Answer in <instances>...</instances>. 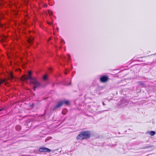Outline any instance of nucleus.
I'll return each mask as SVG.
<instances>
[{
    "label": "nucleus",
    "mask_w": 156,
    "mask_h": 156,
    "mask_svg": "<svg viewBox=\"0 0 156 156\" xmlns=\"http://www.w3.org/2000/svg\"><path fill=\"white\" fill-rule=\"evenodd\" d=\"M69 104V101H68L64 100L58 102L57 105L55 106L54 108V109L58 108L61 107L63 105L66 104L68 105Z\"/></svg>",
    "instance_id": "3"
},
{
    "label": "nucleus",
    "mask_w": 156,
    "mask_h": 156,
    "mask_svg": "<svg viewBox=\"0 0 156 156\" xmlns=\"http://www.w3.org/2000/svg\"><path fill=\"white\" fill-rule=\"evenodd\" d=\"M33 38L30 39L28 40V42L30 44H31L33 40Z\"/></svg>",
    "instance_id": "12"
},
{
    "label": "nucleus",
    "mask_w": 156,
    "mask_h": 156,
    "mask_svg": "<svg viewBox=\"0 0 156 156\" xmlns=\"http://www.w3.org/2000/svg\"><path fill=\"white\" fill-rule=\"evenodd\" d=\"M5 84L6 86H8V85H9V84H8V83H5Z\"/></svg>",
    "instance_id": "18"
},
{
    "label": "nucleus",
    "mask_w": 156,
    "mask_h": 156,
    "mask_svg": "<svg viewBox=\"0 0 156 156\" xmlns=\"http://www.w3.org/2000/svg\"><path fill=\"white\" fill-rule=\"evenodd\" d=\"M149 133L152 136H153L156 133L154 131H152L149 132Z\"/></svg>",
    "instance_id": "6"
},
{
    "label": "nucleus",
    "mask_w": 156,
    "mask_h": 156,
    "mask_svg": "<svg viewBox=\"0 0 156 156\" xmlns=\"http://www.w3.org/2000/svg\"><path fill=\"white\" fill-rule=\"evenodd\" d=\"M51 138L50 137H47L45 140V142H46L48 140L50 139H51Z\"/></svg>",
    "instance_id": "13"
},
{
    "label": "nucleus",
    "mask_w": 156,
    "mask_h": 156,
    "mask_svg": "<svg viewBox=\"0 0 156 156\" xmlns=\"http://www.w3.org/2000/svg\"><path fill=\"white\" fill-rule=\"evenodd\" d=\"M21 129V127L20 125H17L16 126V129L17 131H19Z\"/></svg>",
    "instance_id": "7"
},
{
    "label": "nucleus",
    "mask_w": 156,
    "mask_h": 156,
    "mask_svg": "<svg viewBox=\"0 0 156 156\" xmlns=\"http://www.w3.org/2000/svg\"><path fill=\"white\" fill-rule=\"evenodd\" d=\"M102 103L103 105H105V104L104 102H102Z\"/></svg>",
    "instance_id": "20"
},
{
    "label": "nucleus",
    "mask_w": 156,
    "mask_h": 156,
    "mask_svg": "<svg viewBox=\"0 0 156 156\" xmlns=\"http://www.w3.org/2000/svg\"><path fill=\"white\" fill-rule=\"evenodd\" d=\"M7 56H8V58H9V55L8 54H7Z\"/></svg>",
    "instance_id": "21"
},
{
    "label": "nucleus",
    "mask_w": 156,
    "mask_h": 156,
    "mask_svg": "<svg viewBox=\"0 0 156 156\" xmlns=\"http://www.w3.org/2000/svg\"><path fill=\"white\" fill-rule=\"evenodd\" d=\"M100 81L104 83L107 81L108 80V78L107 76H102L101 77H100Z\"/></svg>",
    "instance_id": "5"
},
{
    "label": "nucleus",
    "mask_w": 156,
    "mask_h": 156,
    "mask_svg": "<svg viewBox=\"0 0 156 156\" xmlns=\"http://www.w3.org/2000/svg\"><path fill=\"white\" fill-rule=\"evenodd\" d=\"M61 58L62 59H65V57L64 56H63V55H62V56H61Z\"/></svg>",
    "instance_id": "14"
},
{
    "label": "nucleus",
    "mask_w": 156,
    "mask_h": 156,
    "mask_svg": "<svg viewBox=\"0 0 156 156\" xmlns=\"http://www.w3.org/2000/svg\"><path fill=\"white\" fill-rule=\"evenodd\" d=\"M48 23L49 25H51L52 23L51 22H48Z\"/></svg>",
    "instance_id": "17"
},
{
    "label": "nucleus",
    "mask_w": 156,
    "mask_h": 156,
    "mask_svg": "<svg viewBox=\"0 0 156 156\" xmlns=\"http://www.w3.org/2000/svg\"><path fill=\"white\" fill-rule=\"evenodd\" d=\"M48 14H49L50 16H51L52 14V12L51 10H48Z\"/></svg>",
    "instance_id": "11"
},
{
    "label": "nucleus",
    "mask_w": 156,
    "mask_h": 156,
    "mask_svg": "<svg viewBox=\"0 0 156 156\" xmlns=\"http://www.w3.org/2000/svg\"><path fill=\"white\" fill-rule=\"evenodd\" d=\"M1 111V110H0V111Z\"/></svg>",
    "instance_id": "25"
},
{
    "label": "nucleus",
    "mask_w": 156,
    "mask_h": 156,
    "mask_svg": "<svg viewBox=\"0 0 156 156\" xmlns=\"http://www.w3.org/2000/svg\"><path fill=\"white\" fill-rule=\"evenodd\" d=\"M65 73L66 74H67V73L66 72H65Z\"/></svg>",
    "instance_id": "22"
},
{
    "label": "nucleus",
    "mask_w": 156,
    "mask_h": 156,
    "mask_svg": "<svg viewBox=\"0 0 156 156\" xmlns=\"http://www.w3.org/2000/svg\"><path fill=\"white\" fill-rule=\"evenodd\" d=\"M90 136V131H85L81 132L77 137V139L83 140L86 138H88Z\"/></svg>",
    "instance_id": "2"
},
{
    "label": "nucleus",
    "mask_w": 156,
    "mask_h": 156,
    "mask_svg": "<svg viewBox=\"0 0 156 156\" xmlns=\"http://www.w3.org/2000/svg\"><path fill=\"white\" fill-rule=\"evenodd\" d=\"M67 112V110L66 109H64L63 110L62 112V114H64V115H65L66 114V113Z\"/></svg>",
    "instance_id": "8"
},
{
    "label": "nucleus",
    "mask_w": 156,
    "mask_h": 156,
    "mask_svg": "<svg viewBox=\"0 0 156 156\" xmlns=\"http://www.w3.org/2000/svg\"><path fill=\"white\" fill-rule=\"evenodd\" d=\"M51 151V150L44 147L40 148L39 149V151L41 152H50Z\"/></svg>",
    "instance_id": "4"
},
{
    "label": "nucleus",
    "mask_w": 156,
    "mask_h": 156,
    "mask_svg": "<svg viewBox=\"0 0 156 156\" xmlns=\"http://www.w3.org/2000/svg\"><path fill=\"white\" fill-rule=\"evenodd\" d=\"M151 147L150 146H146L145 147V148H148L149 147Z\"/></svg>",
    "instance_id": "16"
},
{
    "label": "nucleus",
    "mask_w": 156,
    "mask_h": 156,
    "mask_svg": "<svg viewBox=\"0 0 156 156\" xmlns=\"http://www.w3.org/2000/svg\"><path fill=\"white\" fill-rule=\"evenodd\" d=\"M32 73L30 71L28 72V76H24L22 78V80L26 81L27 80L30 81V84L33 86V89L34 90H35L36 88L39 87L41 85V83L38 82L35 78L31 76Z\"/></svg>",
    "instance_id": "1"
},
{
    "label": "nucleus",
    "mask_w": 156,
    "mask_h": 156,
    "mask_svg": "<svg viewBox=\"0 0 156 156\" xmlns=\"http://www.w3.org/2000/svg\"><path fill=\"white\" fill-rule=\"evenodd\" d=\"M10 66L11 65V61H10Z\"/></svg>",
    "instance_id": "23"
},
{
    "label": "nucleus",
    "mask_w": 156,
    "mask_h": 156,
    "mask_svg": "<svg viewBox=\"0 0 156 156\" xmlns=\"http://www.w3.org/2000/svg\"><path fill=\"white\" fill-rule=\"evenodd\" d=\"M68 60H70V55H68Z\"/></svg>",
    "instance_id": "15"
},
{
    "label": "nucleus",
    "mask_w": 156,
    "mask_h": 156,
    "mask_svg": "<svg viewBox=\"0 0 156 156\" xmlns=\"http://www.w3.org/2000/svg\"><path fill=\"white\" fill-rule=\"evenodd\" d=\"M10 5H11V4H10Z\"/></svg>",
    "instance_id": "24"
},
{
    "label": "nucleus",
    "mask_w": 156,
    "mask_h": 156,
    "mask_svg": "<svg viewBox=\"0 0 156 156\" xmlns=\"http://www.w3.org/2000/svg\"><path fill=\"white\" fill-rule=\"evenodd\" d=\"M3 82H4V81H0V84L2 83Z\"/></svg>",
    "instance_id": "19"
},
{
    "label": "nucleus",
    "mask_w": 156,
    "mask_h": 156,
    "mask_svg": "<svg viewBox=\"0 0 156 156\" xmlns=\"http://www.w3.org/2000/svg\"><path fill=\"white\" fill-rule=\"evenodd\" d=\"M47 75L45 74L43 77V79L44 80H46L47 79Z\"/></svg>",
    "instance_id": "10"
},
{
    "label": "nucleus",
    "mask_w": 156,
    "mask_h": 156,
    "mask_svg": "<svg viewBox=\"0 0 156 156\" xmlns=\"http://www.w3.org/2000/svg\"><path fill=\"white\" fill-rule=\"evenodd\" d=\"M10 80L11 79H13V78H15L14 76L13 75L12 72L11 71H10Z\"/></svg>",
    "instance_id": "9"
}]
</instances>
